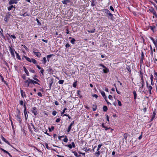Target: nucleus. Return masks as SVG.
Here are the masks:
<instances>
[{"instance_id": "1", "label": "nucleus", "mask_w": 157, "mask_h": 157, "mask_svg": "<svg viewBox=\"0 0 157 157\" xmlns=\"http://www.w3.org/2000/svg\"><path fill=\"white\" fill-rule=\"evenodd\" d=\"M23 85L24 87H33V86H31V79L28 78L27 79L24 81L23 82Z\"/></svg>"}, {"instance_id": "2", "label": "nucleus", "mask_w": 157, "mask_h": 157, "mask_svg": "<svg viewBox=\"0 0 157 157\" xmlns=\"http://www.w3.org/2000/svg\"><path fill=\"white\" fill-rule=\"evenodd\" d=\"M31 111L35 116H36L38 114V113L36 110V108L35 107H33Z\"/></svg>"}, {"instance_id": "3", "label": "nucleus", "mask_w": 157, "mask_h": 157, "mask_svg": "<svg viewBox=\"0 0 157 157\" xmlns=\"http://www.w3.org/2000/svg\"><path fill=\"white\" fill-rule=\"evenodd\" d=\"M9 50L11 53V55L13 57H14L15 56L14 52H15V50L14 49H13V48L11 47L10 46L9 47Z\"/></svg>"}, {"instance_id": "4", "label": "nucleus", "mask_w": 157, "mask_h": 157, "mask_svg": "<svg viewBox=\"0 0 157 157\" xmlns=\"http://www.w3.org/2000/svg\"><path fill=\"white\" fill-rule=\"evenodd\" d=\"M17 0H10L9 2V4L11 5L13 4H17Z\"/></svg>"}, {"instance_id": "5", "label": "nucleus", "mask_w": 157, "mask_h": 157, "mask_svg": "<svg viewBox=\"0 0 157 157\" xmlns=\"http://www.w3.org/2000/svg\"><path fill=\"white\" fill-rule=\"evenodd\" d=\"M33 53L38 57H40L41 56V54L39 52H36L34 51H33Z\"/></svg>"}, {"instance_id": "6", "label": "nucleus", "mask_w": 157, "mask_h": 157, "mask_svg": "<svg viewBox=\"0 0 157 157\" xmlns=\"http://www.w3.org/2000/svg\"><path fill=\"white\" fill-rule=\"evenodd\" d=\"M1 139L2 140H3L7 144L9 145H10V143L7 141V140L6 139L3 137L2 136H1Z\"/></svg>"}, {"instance_id": "7", "label": "nucleus", "mask_w": 157, "mask_h": 157, "mask_svg": "<svg viewBox=\"0 0 157 157\" xmlns=\"http://www.w3.org/2000/svg\"><path fill=\"white\" fill-rule=\"evenodd\" d=\"M16 117L17 118V120L19 122H21V120L20 117V114H17L16 116Z\"/></svg>"}, {"instance_id": "8", "label": "nucleus", "mask_w": 157, "mask_h": 157, "mask_svg": "<svg viewBox=\"0 0 157 157\" xmlns=\"http://www.w3.org/2000/svg\"><path fill=\"white\" fill-rule=\"evenodd\" d=\"M31 86H33L32 84H36L38 85H40V84L37 82L36 81L32 80V79H31Z\"/></svg>"}, {"instance_id": "9", "label": "nucleus", "mask_w": 157, "mask_h": 157, "mask_svg": "<svg viewBox=\"0 0 157 157\" xmlns=\"http://www.w3.org/2000/svg\"><path fill=\"white\" fill-rule=\"evenodd\" d=\"M62 3L64 4L67 5V3L71 2L70 0H64L62 1Z\"/></svg>"}, {"instance_id": "10", "label": "nucleus", "mask_w": 157, "mask_h": 157, "mask_svg": "<svg viewBox=\"0 0 157 157\" xmlns=\"http://www.w3.org/2000/svg\"><path fill=\"white\" fill-rule=\"evenodd\" d=\"M147 83V87L148 90V91H151L152 89V87L151 86H148L147 82H146Z\"/></svg>"}, {"instance_id": "11", "label": "nucleus", "mask_w": 157, "mask_h": 157, "mask_svg": "<svg viewBox=\"0 0 157 157\" xmlns=\"http://www.w3.org/2000/svg\"><path fill=\"white\" fill-rule=\"evenodd\" d=\"M140 77H141V81L140 82V83L141 84H144V82L142 75H140Z\"/></svg>"}, {"instance_id": "12", "label": "nucleus", "mask_w": 157, "mask_h": 157, "mask_svg": "<svg viewBox=\"0 0 157 157\" xmlns=\"http://www.w3.org/2000/svg\"><path fill=\"white\" fill-rule=\"evenodd\" d=\"M21 96L23 98L24 96L26 97L25 94V92H24L22 90H21Z\"/></svg>"}, {"instance_id": "13", "label": "nucleus", "mask_w": 157, "mask_h": 157, "mask_svg": "<svg viewBox=\"0 0 157 157\" xmlns=\"http://www.w3.org/2000/svg\"><path fill=\"white\" fill-rule=\"evenodd\" d=\"M6 36L7 37L8 36H10V37H11L13 39H15L16 38V37L14 35H10V34L7 33L6 34Z\"/></svg>"}, {"instance_id": "14", "label": "nucleus", "mask_w": 157, "mask_h": 157, "mask_svg": "<svg viewBox=\"0 0 157 157\" xmlns=\"http://www.w3.org/2000/svg\"><path fill=\"white\" fill-rule=\"evenodd\" d=\"M151 12L155 16V17L156 18H157V15L154 9H153L152 11H151Z\"/></svg>"}, {"instance_id": "15", "label": "nucleus", "mask_w": 157, "mask_h": 157, "mask_svg": "<svg viewBox=\"0 0 157 157\" xmlns=\"http://www.w3.org/2000/svg\"><path fill=\"white\" fill-rule=\"evenodd\" d=\"M103 71L105 73H107L109 71V70L106 67V68H105L103 69Z\"/></svg>"}, {"instance_id": "16", "label": "nucleus", "mask_w": 157, "mask_h": 157, "mask_svg": "<svg viewBox=\"0 0 157 157\" xmlns=\"http://www.w3.org/2000/svg\"><path fill=\"white\" fill-rule=\"evenodd\" d=\"M75 41L76 40L74 38H72V39L71 40L70 42L72 44H75Z\"/></svg>"}, {"instance_id": "17", "label": "nucleus", "mask_w": 157, "mask_h": 157, "mask_svg": "<svg viewBox=\"0 0 157 157\" xmlns=\"http://www.w3.org/2000/svg\"><path fill=\"white\" fill-rule=\"evenodd\" d=\"M13 8L14 9H15V6H13V5H12L11 6H10L8 7V10H9V11H10V10L12 9Z\"/></svg>"}, {"instance_id": "18", "label": "nucleus", "mask_w": 157, "mask_h": 157, "mask_svg": "<svg viewBox=\"0 0 157 157\" xmlns=\"http://www.w3.org/2000/svg\"><path fill=\"white\" fill-rule=\"evenodd\" d=\"M97 151L95 153V154L97 157H98L100 154V152L99 150Z\"/></svg>"}, {"instance_id": "19", "label": "nucleus", "mask_w": 157, "mask_h": 157, "mask_svg": "<svg viewBox=\"0 0 157 157\" xmlns=\"http://www.w3.org/2000/svg\"><path fill=\"white\" fill-rule=\"evenodd\" d=\"M23 68H24V71H25V73H26V75L28 76H29V72L28 71V70L25 67H24Z\"/></svg>"}, {"instance_id": "20", "label": "nucleus", "mask_w": 157, "mask_h": 157, "mask_svg": "<svg viewBox=\"0 0 157 157\" xmlns=\"http://www.w3.org/2000/svg\"><path fill=\"white\" fill-rule=\"evenodd\" d=\"M10 18V17L6 15L5 17L4 20L6 21H8Z\"/></svg>"}, {"instance_id": "21", "label": "nucleus", "mask_w": 157, "mask_h": 157, "mask_svg": "<svg viewBox=\"0 0 157 157\" xmlns=\"http://www.w3.org/2000/svg\"><path fill=\"white\" fill-rule=\"evenodd\" d=\"M133 94H134V99H136V98L137 94L135 91H133Z\"/></svg>"}, {"instance_id": "22", "label": "nucleus", "mask_w": 157, "mask_h": 157, "mask_svg": "<svg viewBox=\"0 0 157 157\" xmlns=\"http://www.w3.org/2000/svg\"><path fill=\"white\" fill-rule=\"evenodd\" d=\"M43 63L44 64H45L46 63L47 60L46 58L45 57H44L43 58V60L42 61Z\"/></svg>"}, {"instance_id": "23", "label": "nucleus", "mask_w": 157, "mask_h": 157, "mask_svg": "<svg viewBox=\"0 0 157 157\" xmlns=\"http://www.w3.org/2000/svg\"><path fill=\"white\" fill-rule=\"evenodd\" d=\"M90 2H91V5L92 6H94L95 5V4L94 3L95 2L94 0H92L90 1Z\"/></svg>"}, {"instance_id": "24", "label": "nucleus", "mask_w": 157, "mask_h": 157, "mask_svg": "<svg viewBox=\"0 0 157 157\" xmlns=\"http://www.w3.org/2000/svg\"><path fill=\"white\" fill-rule=\"evenodd\" d=\"M101 94L102 96L105 99V98H106V97L105 96V93L104 91H102L101 92Z\"/></svg>"}, {"instance_id": "25", "label": "nucleus", "mask_w": 157, "mask_h": 157, "mask_svg": "<svg viewBox=\"0 0 157 157\" xmlns=\"http://www.w3.org/2000/svg\"><path fill=\"white\" fill-rule=\"evenodd\" d=\"M53 56H54V55H53V54H50V55H47V58L48 60V61H49V59L48 58H51Z\"/></svg>"}, {"instance_id": "26", "label": "nucleus", "mask_w": 157, "mask_h": 157, "mask_svg": "<svg viewBox=\"0 0 157 157\" xmlns=\"http://www.w3.org/2000/svg\"><path fill=\"white\" fill-rule=\"evenodd\" d=\"M103 111L104 112H106L108 110V108L106 106H104L103 107Z\"/></svg>"}, {"instance_id": "27", "label": "nucleus", "mask_w": 157, "mask_h": 157, "mask_svg": "<svg viewBox=\"0 0 157 157\" xmlns=\"http://www.w3.org/2000/svg\"><path fill=\"white\" fill-rule=\"evenodd\" d=\"M95 29L88 30V32L89 33H94L95 32Z\"/></svg>"}, {"instance_id": "28", "label": "nucleus", "mask_w": 157, "mask_h": 157, "mask_svg": "<svg viewBox=\"0 0 157 157\" xmlns=\"http://www.w3.org/2000/svg\"><path fill=\"white\" fill-rule=\"evenodd\" d=\"M104 12L108 14L110 13L109 11V10L106 9H105L104 10Z\"/></svg>"}, {"instance_id": "29", "label": "nucleus", "mask_w": 157, "mask_h": 157, "mask_svg": "<svg viewBox=\"0 0 157 157\" xmlns=\"http://www.w3.org/2000/svg\"><path fill=\"white\" fill-rule=\"evenodd\" d=\"M71 127H72V126L70 125H69L68 127V129L67 130V132H70V131H71Z\"/></svg>"}, {"instance_id": "30", "label": "nucleus", "mask_w": 157, "mask_h": 157, "mask_svg": "<svg viewBox=\"0 0 157 157\" xmlns=\"http://www.w3.org/2000/svg\"><path fill=\"white\" fill-rule=\"evenodd\" d=\"M0 149L2 151H3L4 152L7 154H8L9 153L8 151H7L5 150H4V149L2 148H0Z\"/></svg>"}, {"instance_id": "31", "label": "nucleus", "mask_w": 157, "mask_h": 157, "mask_svg": "<svg viewBox=\"0 0 157 157\" xmlns=\"http://www.w3.org/2000/svg\"><path fill=\"white\" fill-rule=\"evenodd\" d=\"M0 149L2 151H3L4 152L7 154H8L9 153L8 151H7L5 150H4V149L2 148H0Z\"/></svg>"}, {"instance_id": "32", "label": "nucleus", "mask_w": 157, "mask_h": 157, "mask_svg": "<svg viewBox=\"0 0 157 157\" xmlns=\"http://www.w3.org/2000/svg\"><path fill=\"white\" fill-rule=\"evenodd\" d=\"M0 149L2 151H3L4 152L7 154H8L9 153L8 151H7L5 150H4V149L2 148H0Z\"/></svg>"}, {"instance_id": "33", "label": "nucleus", "mask_w": 157, "mask_h": 157, "mask_svg": "<svg viewBox=\"0 0 157 157\" xmlns=\"http://www.w3.org/2000/svg\"><path fill=\"white\" fill-rule=\"evenodd\" d=\"M0 149L2 151H3L4 152L7 154H8L9 153L8 151H7L5 150H4V149L2 148H0Z\"/></svg>"}, {"instance_id": "34", "label": "nucleus", "mask_w": 157, "mask_h": 157, "mask_svg": "<svg viewBox=\"0 0 157 157\" xmlns=\"http://www.w3.org/2000/svg\"><path fill=\"white\" fill-rule=\"evenodd\" d=\"M81 92L79 90H78L77 91V94H78V97H82V96L80 94V93Z\"/></svg>"}, {"instance_id": "35", "label": "nucleus", "mask_w": 157, "mask_h": 157, "mask_svg": "<svg viewBox=\"0 0 157 157\" xmlns=\"http://www.w3.org/2000/svg\"><path fill=\"white\" fill-rule=\"evenodd\" d=\"M72 152L74 154L75 156L77 157H78L80 155H78L76 151H72Z\"/></svg>"}, {"instance_id": "36", "label": "nucleus", "mask_w": 157, "mask_h": 157, "mask_svg": "<svg viewBox=\"0 0 157 157\" xmlns=\"http://www.w3.org/2000/svg\"><path fill=\"white\" fill-rule=\"evenodd\" d=\"M24 114L25 116V119H27V117L28 116V114L27 113V111H26V112H25V111H24Z\"/></svg>"}, {"instance_id": "37", "label": "nucleus", "mask_w": 157, "mask_h": 157, "mask_svg": "<svg viewBox=\"0 0 157 157\" xmlns=\"http://www.w3.org/2000/svg\"><path fill=\"white\" fill-rule=\"evenodd\" d=\"M32 59V62L34 64H36V63H37V61H36V60H35L34 59Z\"/></svg>"}, {"instance_id": "38", "label": "nucleus", "mask_w": 157, "mask_h": 157, "mask_svg": "<svg viewBox=\"0 0 157 157\" xmlns=\"http://www.w3.org/2000/svg\"><path fill=\"white\" fill-rule=\"evenodd\" d=\"M144 54L143 52H142L141 55V60L143 61L144 59Z\"/></svg>"}, {"instance_id": "39", "label": "nucleus", "mask_w": 157, "mask_h": 157, "mask_svg": "<svg viewBox=\"0 0 157 157\" xmlns=\"http://www.w3.org/2000/svg\"><path fill=\"white\" fill-rule=\"evenodd\" d=\"M128 135V134L126 133H124V137L126 140L127 137Z\"/></svg>"}, {"instance_id": "40", "label": "nucleus", "mask_w": 157, "mask_h": 157, "mask_svg": "<svg viewBox=\"0 0 157 157\" xmlns=\"http://www.w3.org/2000/svg\"><path fill=\"white\" fill-rule=\"evenodd\" d=\"M15 53L16 54V56H17V58L18 59L20 60L21 59L20 57V56H19V55L16 52H15Z\"/></svg>"}, {"instance_id": "41", "label": "nucleus", "mask_w": 157, "mask_h": 157, "mask_svg": "<svg viewBox=\"0 0 157 157\" xmlns=\"http://www.w3.org/2000/svg\"><path fill=\"white\" fill-rule=\"evenodd\" d=\"M64 81L63 80H60L58 82L59 83V84H62L63 83Z\"/></svg>"}, {"instance_id": "42", "label": "nucleus", "mask_w": 157, "mask_h": 157, "mask_svg": "<svg viewBox=\"0 0 157 157\" xmlns=\"http://www.w3.org/2000/svg\"><path fill=\"white\" fill-rule=\"evenodd\" d=\"M37 77V76L36 75H35L34 77H33V79L34 80H35V81H36L38 82H40V80H38L37 78H35V77Z\"/></svg>"}, {"instance_id": "43", "label": "nucleus", "mask_w": 157, "mask_h": 157, "mask_svg": "<svg viewBox=\"0 0 157 157\" xmlns=\"http://www.w3.org/2000/svg\"><path fill=\"white\" fill-rule=\"evenodd\" d=\"M26 60L28 61L29 62H32V59L28 57L26 58Z\"/></svg>"}, {"instance_id": "44", "label": "nucleus", "mask_w": 157, "mask_h": 157, "mask_svg": "<svg viewBox=\"0 0 157 157\" xmlns=\"http://www.w3.org/2000/svg\"><path fill=\"white\" fill-rule=\"evenodd\" d=\"M68 139L67 138L66 136V138L64 139L63 141L65 142H67L68 141Z\"/></svg>"}, {"instance_id": "45", "label": "nucleus", "mask_w": 157, "mask_h": 157, "mask_svg": "<svg viewBox=\"0 0 157 157\" xmlns=\"http://www.w3.org/2000/svg\"><path fill=\"white\" fill-rule=\"evenodd\" d=\"M66 146L68 147L70 149H71L72 147V145L71 144L66 145Z\"/></svg>"}, {"instance_id": "46", "label": "nucleus", "mask_w": 157, "mask_h": 157, "mask_svg": "<svg viewBox=\"0 0 157 157\" xmlns=\"http://www.w3.org/2000/svg\"><path fill=\"white\" fill-rule=\"evenodd\" d=\"M156 48H157V39L155 40V42L154 43Z\"/></svg>"}, {"instance_id": "47", "label": "nucleus", "mask_w": 157, "mask_h": 157, "mask_svg": "<svg viewBox=\"0 0 157 157\" xmlns=\"http://www.w3.org/2000/svg\"><path fill=\"white\" fill-rule=\"evenodd\" d=\"M57 113V112L56 111H54L52 112V114L53 116H55L56 115Z\"/></svg>"}, {"instance_id": "48", "label": "nucleus", "mask_w": 157, "mask_h": 157, "mask_svg": "<svg viewBox=\"0 0 157 157\" xmlns=\"http://www.w3.org/2000/svg\"><path fill=\"white\" fill-rule=\"evenodd\" d=\"M117 101H118V105L119 106H121L122 105V104H121V102L120 101H119L118 100H117Z\"/></svg>"}, {"instance_id": "49", "label": "nucleus", "mask_w": 157, "mask_h": 157, "mask_svg": "<svg viewBox=\"0 0 157 157\" xmlns=\"http://www.w3.org/2000/svg\"><path fill=\"white\" fill-rule=\"evenodd\" d=\"M108 14L109 15V16L111 17V18H112L113 16L111 13L110 12Z\"/></svg>"}, {"instance_id": "50", "label": "nucleus", "mask_w": 157, "mask_h": 157, "mask_svg": "<svg viewBox=\"0 0 157 157\" xmlns=\"http://www.w3.org/2000/svg\"><path fill=\"white\" fill-rule=\"evenodd\" d=\"M101 146H102L101 144H99L98 145V149H97V151H98V150H99V149L100 148V147H101Z\"/></svg>"}, {"instance_id": "51", "label": "nucleus", "mask_w": 157, "mask_h": 157, "mask_svg": "<svg viewBox=\"0 0 157 157\" xmlns=\"http://www.w3.org/2000/svg\"><path fill=\"white\" fill-rule=\"evenodd\" d=\"M92 96L94 97H95L96 98H97L98 97V96L95 94L93 95Z\"/></svg>"}, {"instance_id": "52", "label": "nucleus", "mask_w": 157, "mask_h": 157, "mask_svg": "<svg viewBox=\"0 0 157 157\" xmlns=\"http://www.w3.org/2000/svg\"><path fill=\"white\" fill-rule=\"evenodd\" d=\"M11 13L10 12H8L7 15H6L10 17V16H11Z\"/></svg>"}, {"instance_id": "53", "label": "nucleus", "mask_w": 157, "mask_h": 157, "mask_svg": "<svg viewBox=\"0 0 157 157\" xmlns=\"http://www.w3.org/2000/svg\"><path fill=\"white\" fill-rule=\"evenodd\" d=\"M45 145L46 147V148L48 149H50V148L48 147V144L47 143H45Z\"/></svg>"}, {"instance_id": "54", "label": "nucleus", "mask_w": 157, "mask_h": 157, "mask_svg": "<svg viewBox=\"0 0 157 157\" xmlns=\"http://www.w3.org/2000/svg\"><path fill=\"white\" fill-rule=\"evenodd\" d=\"M67 109L66 108H65V109H63V111L61 113V114L62 115H63V114L65 112V111Z\"/></svg>"}, {"instance_id": "55", "label": "nucleus", "mask_w": 157, "mask_h": 157, "mask_svg": "<svg viewBox=\"0 0 157 157\" xmlns=\"http://www.w3.org/2000/svg\"><path fill=\"white\" fill-rule=\"evenodd\" d=\"M108 98L110 100L113 99V97H112V96L110 95H109Z\"/></svg>"}, {"instance_id": "56", "label": "nucleus", "mask_w": 157, "mask_h": 157, "mask_svg": "<svg viewBox=\"0 0 157 157\" xmlns=\"http://www.w3.org/2000/svg\"><path fill=\"white\" fill-rule=\"evenodd\" d=\"M83 150L86 152H87L90 150L89 149H87L86 148V147L84 148H83Z\"/></svg>"}, {"instance_id": "57", "label": "nucleus", "mask_w": 157, "mask_h": 157, "mask_svg": "<svg viewBox=\"0 0 157 157\" xmlns=\"http://www.w3.org/2000/svg\"><path fill=\"white\" fill-rule=\"evenodd\" d=\"M37 94L40 97H42V96L41 93L40 92L38 93Z\"/></svg>"}, {"instance_id": "58", "label": "nucleus", "mask_w": 157, "mask_h": 157, "mask_svg": "<svg viewBox=\"0 0 157 157\" xmlns=\"http://www.w3.org/2000/svg\"><path fill=\"white\" fill-rule=\"evenodd\" d=\"M60 118H57L56 119V122H59L60 121Z\"/></svg>"}, {"instance_id": "59", "label": "nucleus", "mask_w": 157, "mask_h": 157, "mask_svg": "<svg viewBox=\"0 0 157 157\" xmlns=\"http://www.w3.org/2000/svg\"><path fill=\"white\" fill-rule=\"evenodd\" d=\"M24 111L25 112L26 111V105L25 104H24Z\"/></svg>"}, {"instance_id": "60", "label": "nucleus", "mask_w": 157, "mask_h": 157, "mask_svg": "<svg viewBox=\"0 0 157 157\" xmlns=\"http://www.w3.org/2000/svg\"><path fill=\"white\" fill-rule=\"evenodd\" d=\"M40 72L43 75L44 72V69L42 68L41 69V70L40 71Z\"/></svg>"}, {"instance_id": "61", "label": "nucleus", "mask_w": 157, "mask_h": 157, "mask_svg": "<svg viewBox=\"0 0 157 157\" xmlns=\"http://www.w3.org/2000/svg\"><path fill=\"white\" fill-rule=\"evenodd\" d=\"M93 106H95V107L93 108V111H95L97 109V106L96 105H94Z\"/></svg>"}, {"instance_id": "62", "label": "nucleus", "mask_w": 157, "mask_h": 157, "mask_svg": "<svg viewBox=\"0 0 157 157\" xmlns=\"http://www.w3.org/2000/svg\"><path fill=\"white\" fill-rule=\"evenodd\" d=\"M110 9L112 11H114V9L112 6H110Z\"/></svg>"}, {"instance_id": "63", "label": "nucleus", "mask_w": 157, "mask_h": 157, "mask_svg": "<svg viewBox=\"0 0 157 157\" xmlns=\"http://www.w3.org/2000/svg\"><path fill=\"white\" fill-rule=\"evenodd\" d=\"M71 145L73 147H75V143L74 142H72L71 143Z\"/></svg>"}, {"instance_id": "64", "label": "nucleus", "mask_w": 157, "mask_h": 157, "mask_svg": "<svg viewBox=\"0 0 157 157\" xmlns=\"http://www.w3.org/2000/svg\"><path fill=\"white\" fill-rule=\"evenodd\" d=\"M55 104L56 105H59V103L57 101H56L55 102Z\"/></svg>"}]
</instances>
